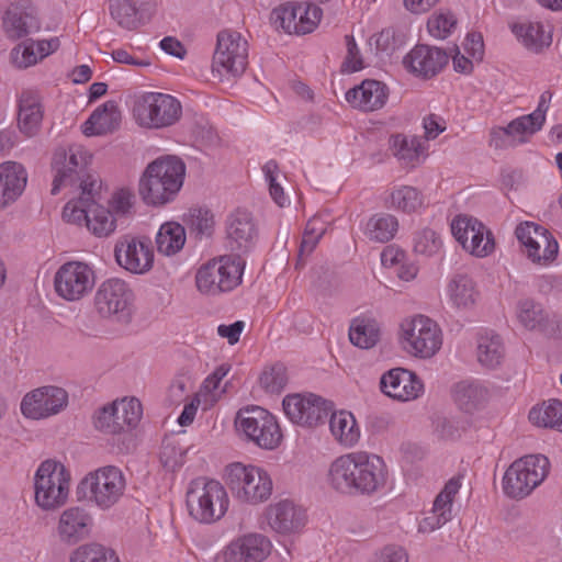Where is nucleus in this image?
<instances>
[{"label":"nucleus","mask_w":562,"mask_h":562,"mask_svg":"<svg viewBox=\"0 0 562 562\" xmlns=\"http://www.w3.org/2000/svg\"><path fill=\"white\" fill-rule=\"evenodd\" d=\"M384 460L366 451L350 452L335 459L328 470V483L346 495H371L386 482Z\"/></svg>","instance_id":"f257e3e1"},{"label":"nucleus","mask_w":562,"mask_h":562,"mask_svg":"<svg viewBox=\"0 0 562 562\" xmlns=\"http://www.w3.org/2000/svg\"><path fill=\"white\" fill-rule=\"evenodd\" d=\"M184 164L177 157L158 158L149 164L139 180V194L147 205L171 202L183 183Z\"/></svg>","instance_id":"f03ea898"},{"label":"nucleus","mask_w":562,"mask_h":562,"mask_svg":"<svg viewBox=\"0 0 562 562\" xmlns=\"http://www.w3.org/2000/svg\"><path fill=\"white\" fill-rule=\"evenodd\" d=\"M186 501L190 516L203 524L220 520L229 505L225 487L218 481L206 477L190 482Z\"/></svg>","instance_id":"7ed1b4c3"},{"label":"nucleus","mask_w":562,"mask_h":562,"mask_svg":"<svg viewBox=\"0 0 562 562\" xmlns=\"http://www.w3.org/2000/svg\"><path fill=\"white\" fill-rule=\"evenodd\" d=\"M126 490V479L121 469L105 465L88 473L79 483V497L100 509H109L120 502Z\"/></svg>","instance_id":"20e7f679"},{"label":"nucleus","mask_w":562,"mask_h":562,"mask_svg":"<svg viewBox=\"0 0 562 562\" xmlns=\"http://www.w3.org/2000/svg\"><path fill=\"white\" fill-rule=\"evenodd\" d=\"M70 473L61 462L43 461L34 474V498L38 507L54 510L68 501Z\"/></svg>","instance_id":"39448f33"},{"label":"nucleus","mask_w":562,"mask_h":562,"mask_svg":"<svg viewBox=\"0 0 562 562\" xmlns=\"http://www.w3.org/2000/svg\"><path fill=\"white\" fill-rule=\"evenodd\" d=\"M91 156L78 144L58 147L53 156L52 168L55 172L52 194H57L63 187L83 188V181L100 182L88 172Z\"/></svg>","instance_id":"423d86ee"},{"label":"nucleus","mask_w":562,"mask_h":562,"mask_svg":"<svg viewBox=\"0 0 562 562\" xmlns=\"http://www.w3.org/2000/svg\"><path fill=\"white\" fill-rule=\"evenodd\" d=\"M550 462L543 454H529L514 461L503 477L506 496L521 499L540 485L549 473Z\"/></svg>","instance_id":"0eeeda50"},{"label":"nucleus","mask_w":562,"mask_h":562,"mask_svg":"<svg viewBox=\"0 0 562 562\" xmlns=\"http://www.w3.org/2000/svg\"><path fill=\"white\" fill-rule=\"evenodd\" d=\"M400 342L411 356L428 359L442 346V333L438 324L425 315H415L402 321Z\"/></svg>","instance_id":"6e6552de"},{"label":"nucleus","mask_w":562,"mask_h":562,"mask_svg":"<svg viewBox=\"0 0 562 562\" xmlns=\"http://www.w3.org/2000/svg\"><path fill=\"white\" fill-rule=\"evenodd\" d=\"M180 102L161 92H145L135 98L132 114L145 128H164L173 125L181 116Z\"/></svg>","instance_id":"1a4fd4ad"},{"label":"nucleus","mask_w":562,"mask_h":562,"mask_svg":"<svg viewBox=\"0 0 562 562\" xmlns=\"http://www.w3.org/2000/svg\"><path fill=\"white\" fill-rule=\"evenodd\" d=\"M226 483L233 495L247 504L266 502L272 493V480L268 472L256 465L233 463L227 467Z\"/></svg>","instance_id":"9d476101"},{"label":"nucleus","mask_w":562,"mask_h":562,"mask_svg":"<svg viewBox=\"0 0 562 562\" xmlns=\"http://www.w3.org/2000/svg\"><path fill=\"white\" fill-rule=\"evenodd\" d=\"M244 266L240 257L232 255L210 260L196 272V288L201 293L212 295L232 291L241 281Z\"/></svg>","instance_id":"9b49d317"},{"label":"nucleus","mask_w":562,"mask_h":562,"mask_svg":"<svg viewBox=\"0 0 562 562\" xmlns=\"http://www.w3.org/2000/svg\"><path fill=\"white\" fill-rule=\"evenodd\" d=\"M306 7L291 3L280 5L272 10L270 22L277 31L282 30L288 35H306L316 30L323 16L319 4L330 0H305Z\"/></svg>","instance_id":"f8f14e48"},{"label":"nucleus","mask_w":562,"mask_h":562,"mask_svg":"<svg viewBox=\"0 0 562 562\" xmlns=\"http://www.w3.org/2000/svg\"><path fill=\"white\" fill-rule=\"evenodd\" d=\"M236 424L249 440L262 449H276L281 442L282 434L276 417L262 407L240 409Z\"/></svg>","instance_id":"ddd939ff"},{"label":"nucleus","mask_w":562,"mask_h":562,"mask_svg":"<svg viewBox=\"0 0 562 562\" xmlns=\"http://www.w3.org/2000/svg\"><path fill=\"white\" fill-rule=\"evenodd\" d=\"M133 293L127 283L112 278L103 281L94 294V306L104 318L128 323L132 317Z\"/></svg>","instance_id":"4468645a"},{"label":"nucleus","mask_w":562,"mask_h":562,"mask_svg":"<svg viewBox=\"0 0 562 562\" xmlns=\"http://www.w3.org/2000/svg\"><path fill=\"white\" fill-rule=\"evenodd\" d=\"M451 233L462 248L475 257H486L495 248L492 232L470 215L456 216L451 222Z\"/></svg>","instance_id":"2eb2a0df"},{"label":"nucleus","mask_w":562,"mask_h":562,"mask_svg":"<svg viewBox=\"0 0 562 562\" xmlns=\"http://www.w3.org/2000/svg\"><path fill=\"white\" fill-rule=\"evenodd\" d=\"M515 235L532 262L547 266L557 258L558 241L544 227L532 222L520 223Z\"/></svg>","instance_id":"dca6fc26"},{"label":"nucleus","mask_w":562,"mask_h":562,"mask_svg":"<svg viewBox=\"0 0 562 562\" xmlns=\"http://www.w3.org/2000/svg\"><path fill=\"white\" fill-rule=\"evenodd\" d=\"M282 405L292 423L306 427L324 423L331 412V403L315 394H290L283 398Z\"/></svg>","instance_id":"f3484780"},{"label":"nucleus","mask_w":562,"mask_h":562,"mask_svg":"<svg viewBox=\"0 0 562 562\" xmlns=\"http://www.w3.org/2000/svg\"><path fill=\"white\" fill-rule=\"evenodd\" d=\"M93 270L80 261L64 263L54 278L56 293L67 301L80 300L93 288Z\"/></svg>","instance_id":"a211bd4d"},{"label":"nucleus","mask_w":562,"mask_h":562,"mask_svg":"<svg viewBox=\"0 0 562 562\" xmlns=\"http://www.w3.org/2000/svg\"><path fill=\"white\" fill-rule=\"evenodd\" d=\"M68 404V393L58 386L46 385L26 393L21 413L29 419H44L60 413Z\"/></svg>","instance_id":"6ab92c4d"},{"label":"nucleus","mask_w":562,"mask_h":562,"mask_svg":"<svg viewBox=\"0 0 562 562\" xmlns=\"http://www.w3.org/2000/svg\"><path fill=\"white\" fill-rule=\"evenodd\" d=\"M449 63V55L442 48L419 44L403 58L404 68L417 78L431 79L439 75Z\"/></svg>","instance_id":"aec40b11"},{"label":"nucleus","mask_w":562,"mask_h":562,"mask_svg":"<svg viewBox=\"0 0 562 562\" xmlns=\"http://www.w3.org/2000/svg\"><path fill=\"white\" fill-rule=\"evenodd\" d=\"M116 262L125 270L142 274L151 269L154 251L149 240L125 236L114 248Z\"/></svg>","instance_id":"412c9836"},{"label":"nucleus","mask_w":562,"mask_h":562,"mask_svg":"<svg viewBox=\"0 0 562 562\" xmlns=\"http://www.w3.org/2000/svg\"><path fill=\"white\" fill-rule=\"evenodd\" d=\"M271 541L261 533H247L232 540L221 552L222 562H262L271 552Z\"/></svg>","instance_id":"4be33fe9"},{"label":"nucleus","mask_w":562,"mask_h":562,"mask_svg":"<svg viewBox=\"0 0 562 562\" xmlns=\"http://www.w3.org/2000/svg\"><path fill=\"white\" fill-rule=\"evenodd\" d=\"M248 64L246 37H217L213 56V69L220 74L240 75Z\"/></svg>","instance_id":"5701e85b"},{"label":"nucleus","mask_w":562,"mask_h":562,"mask_svg":"<svg viewBox=\"0 0 562 562\" xmlns=\"http://www.w3.org/2000/svg\"><path fill=\"white\" fill-rule=\"evenodd\" d=\"M108 8L111 18L127 31L148 24L156 12L154 2L140 0H108Z\"/></svg>","instance_id":"b1692460"},{"label":"nucleus","mask_w":562,"mask_h":562,"mask_svg":"<svg viewBox=\"0 0 562 562\" xmlns=\"http://www.w3.org/2000/svg\"><path fill=\"white\" fill-rule=\"evenodd\" d=\"M227 247L238 256L250 251L257 240V228L249 212L237 210L226 221Z\"/></svg>","instance_id":"393cba45"},{"label":"nucleus","mask_w":562,"mask_h":562,"mask_svg":"<svg viewBox=\"0 0 562 562\" xmlns=\"http://www.w3.org/2000/svg\"><path fill=\"white\" fill-rule=\"evenodd\" d=\"M93 527V517L81 506L66 508L59 515L57 536L60 542L74 546L88 538Z\"/></svg>","instance_id":"a878e982"},{"label":"nucleus","mask_w":562,"mask_h":562,"mask_svg":"<svg viewBox=\"0 0 562 562\" xmlns=\"http://www.w3.org/2000/svg\"><path fill=\"white\" fill-rule=\"evenodd\" d=\"M380 389L389 397L406 402L417 398L424 391V384L415 373L395 368L381 376Z\"/></svg>","instance_id":"bb28decb"},{"label":"nucleus","mask_w":562,"mask_h":562,"mask_svg":"<svg viewBox=\"0 0 562 562\" xmlns=\"http://www.w3.org/2000/svg\"><path fill=\"white\" fill-rule=\"evenodd\" d=\"M266 517L269 527L280 535L300 532L306 522L305 510L289 499L270 505Z\"/></svg>","instance_id":"cd10ccee"},{"label":"nucleus","mask_w":562,"mask_h":562,"mask_svg":"<svg viewBox=\"0 0 562 562\" xmlns=\"http://www.w3.org/2000/svg\"><path fill=\"white\" fill-rule=\"evenodd\" d=\"M2 24L11 35H31L41 29L37 9L29 0L11 3L4 11Z\"/></svg>","instance_id":"c85d7f7f"},{"label":"nucleus","mask_w":562,"mask_h":562,"mask_svg":"<svg viewBox=\"0 0 562 562\" xmlns=\"http://www.w3.org/2000/svg\"><path fill=\"white\" fill-rule=\"evenodd\" d=\"M389 98V88L385 83L366 79L359 86L346 92V101L355 109L363 112H373L382 109Z\"/></svg>","instance_id":"c756f323"},{"label":"nucleus","mask_w":562,"mask_h":562,"mask_svg":"<svg viewBox=\"0 0 562 562\" xmlns=\"http://www.w3.org/2000/svg\"><path fill=\"white\" fill-rule=\"evenodd\" d=\"M461 487L460 479H450L437 495L431 512L418 525L420 532H431L451 519L452 502Z\"/></svg>","instance_id":"7c9ffc66"},{"label":"nucleus","mask_w":562,"mask_h":562,"mask_svg":"<svg viewBox=\"0 0 562 562\" xmlns=\"http://www.w3.org/2000/svg\"><path fill=\"white\" fill-rule=\"evenodd\" d=\"M58 47V37L41 41H35L33 37H26L12 48L10 58L16 68L25 69L37 64L46 56L54 53Z\"/></svg>","instance_id":"2f4dec72"},{"label":"nucleus","mask_w":562,"mask_h":562,"mask_svg":"<svg viewBox=\"0 0 562 562\" xmlns=\"http://www.w3.org/2000/svg\"><path fill=\"white\" fill-rule=\"evenodd\" d=\"M44 116L43 103L36 91L25 90L19 98L18 126L26 137L35 136Z\"/></svg>","instance_id":"473e14b6"},{"label":"nucleus","mask_w":562,"mask_h":562,"mask_svg":"<svg viewBox=\"0 0 562 562\" xmlns=\"http://www.w3.org/2000/svg\"><path fill=\"white\" fill-rule=\"evenodd\" d=\"M27 182L25 168L16 161L0 164V209L13 203L24 191Z\"/></svg>","instance_id":"72a5a7b5"},{"label":"nucleus","mask_w":562,"mask_h":562,"mask_svg":"<svg viewBox=\"0 0 562 562\" xmlns=\"http://www.w3.org/2000/svg\"><path fill=\"white\" fill-rule=\"evenodd\" d=\"M121 123V112L115 101H106L98 106L82 124L86 136H101L113 133Z\"/></svg>","instance_id":"f704fd0d"},{"label":"nucleus","mask_w":562,"mask_h":562,"mask_svg":"<svg viewBox=\"0 0 562 562\" xmlns=\"http://www.w3.org/2000/svg\"><path fill=\"white\" fill-rule=\"evenodd\" d=\"M83 188L80 189V196L77 200L69 201L63 210L65 222L76 225H87L92 207L99 195L100 182H90L85 180Z\"/></svg>","instance_id":"c9c22d12"},{"label":"nucleus","mask_w":562,"mask_h":562,"mask_svg":"<svg viewBox=\"0 0 562 562\" xmlns=\"http://www.w3.org/2000/svg\"><path fill=\"white\" fill-rule=\"evenodd\" d=\"M518 323L527 330L548 333L553 330L554 322L542 304L532 299H521L516 306Z\"/></svg>","instance_id":"e433bc0d"},{"label":"nucleus","mask_w":562,"mask_h":562,"mask_svg":"<svg viewBox=\"0 0 562 562\" xmlns=\"http://www.w3.org/2000/svg\"><path fill=\"white\" fill-rule=\"evenodd\" d=\"M447 293L452 306L458 310H471L479 297L474 281L467 274H454L448 285Z\"/></svg>","instance_id":"4c0bfd02"},{"label":"nucleus","mask_w":562,"mask_h":562,"mask_svg":"<svg viewBox=\"0 0 562 562\" xmlns=\"http://www.w3.org/2000/svg\"><path fill=\"white\" fill-rule=\"evenodd\" d=\"M329 429L334 439L345 448L356 446L360 439V428L352 413L348 411L333 412Z\"/></svg>","instance_id":"58836bf2"},{"label":"nucleus","mask_w":562,"mask_h":562,"mask_svg":"<svg viewBox=\"0 0 562 562\" xmlns=\"http://www.w3.org/2000/svg\"><path fill=\"white\" fill-rule=\"evenodd\" d=\"M381 335V325L373 318L358 317L351 322L349 327L350 342L361 349L375 347Z\"/></svg>","instance_id":"ea45409f"},{"label":"nucleus","mask_w":562,"mask_h":562,"mask_svg":"<svg viewBox=\"0 0 562 562\" xmlns=\"http://www.w3.org/2000/svg\"><path fill=\"white\" fill-rule=\"evenodd\" d=\"M476 357L486 368H496L504 357V346L501 337L491 330H481L477 334Z\"/></svg>","instance_id":"a19ab883"},{"label":"nucleus","mask_w":562,"mask_h":562,"mask_svg":"<svg viewBox=\"0 0 562 562\" xmlns=\"http://www.w3.org/2000/svg\"><path fill=\"white\" fill-rule=\"evenodd\" d=\"M423 194L414 187H393L384 200L387 209L411 214L423 206Z\"/></svg>","instance_id":"79ce46f5"},{"label":"nucleus","mask_w":562,"mask_h":562,"mask_svg":"<svg viewBox=\"0 0 562 562\" xmlns=\"http://www.w3.org/2000/svg\"><path fill=\"white\" fill-rule=\"evenodd\" d=\"M390 149L404 166L414 167L419 162L425 147L417 136L395 134L390 137Z\"/></svg>","instance_id":"37998d69"},{"label":"nucleus","mask_w":562,"mask_h":562,"mask_svg":"<svg viewBox=\"0 0 562 562\" xmlns=\"http://www.w3.org/2000/svg\"><path fill=\"white\" fill-rule=\"evenodd\" d=\"M398 231L397 218L389 213H376L366 222L363 234L374 243H387Z\"/></svg>","instance_id":"c03bdc74"},{"label":"nucleus","mask_w":562,"mask_h":562,"mask_svg":"<svg viewBox=\"0 0 562 562\" xmlns=\"http://www.w3.org/2000/svg\"><path fill=\"white\" fill-rule=\"evenodd\" d=\"M186 243L184 227L176 222L164 223L157 235V250L166 256H172L179 252Z\"/></svg>","instance_id":"a18cd8bd"},{"label":"nucleus","mask_w":562,"mask_h":562,"mask_svg":"<svg viewBox=\"0 0 562 562\" xmlns=\"http://www.w3.org/2000/svg\"><path fill=\"white\" fill-rule=\"evenodd\" d=\"M529 420L539 427L552 428L562 432V402L550 400L529 412Z\"/></svg>","instance_id":"49530a36"},{"label":"nucleus","mask_w":562,"mask_h":562,"mask_svg":"<svg viewBox=\"0 0 562 562\" xmlns=\"http://www.w3.org/2000/svg\"><path fill=\"white\" fill-rule=\"evenodd\" d=\"M187 451L177 438L167 437L161 445L159 461L164 469L175 472L184 464Z\"/></svg>","instance_id":"de8ad7c7"},{"label":"nucleus","mask_w":562,"mask_h":562,"mask_svg":"<svg viewBox=\"0 0 562 562\" xmlns=\"http://www.w3.org/2000/svg\"><path fill=\"white\" fill-rule=\"evenodd\" d=\"M70 562H120V560L114 550L100 543H88L72 552Z\"/></svg>","instance_id":"09e8293b"},{"label":"nucleus","mask_w":562,"mask_h":562,"mask_svg":"<svg viewBox=\"0 0 562 562\" xmlns=\"http://www.w3.org/2000/svg\"><path fill=\"white\" fill-rule=\"evenodd\" d=\"M116 414V419L122 424V430L136 427L140 420L143 409L142 404L136 398H124L111 403Z\"/></svg>","instance_id":"8fccbe9b"},{"label":"nucleus","mask_w":562,"mask_h":562,"mask_svg":"<svg viewBox=\"0 0 562 562\" xmlns=\"http://www.w3.org/2000/svg\"><path fill=\"white\" fill-rule=\"evenodd\" d=\"M116 414V419L122 424V430L136 427L140 420L143 409L142 404L136 398H124L111 403Z\"/></svg>","instance_id":"3c124183"},{"label":"nucleus","mask_w":562,"mask_h":562,"mask_svg":"<svg viewBox=\"0 0 562 562\" xmlns=\"http://www.w3.org/2000/svg\"><path fill=\"white\" fill-rule=\"evenodd\" d=\"M487 390L474 381H462L456 386V398L467 411L472 409L486 398Z\"/></svg>","instance_id":"603ef678"},{"label":"nucleus","mask_w":562,"mask_h":562,"mask_svg":"<svg viewBox=\"0 0 562 562\" xmlns=\"http://www.w3.org/2000/svg\"><path fill=\"white\" fill-rule=\"evenodd\" d=\"M86 226L93 235L105 237L114 232L115 220L109 210L95 201Z\"/></svg>","instance_id":"864d4df0"},{"label":"nucleus","mask_w":562,"mask_h":562,"mask_svg":"<svg viewBox=\"0 0 562 562\" xmlns=\"http://www.w3.org/2000/svg\"><path fill=\"white\" fill-rule=\"evenodd\" d=\"M441 247L440 236L431 228L425 227L414 234L413 248L416 254L431 257L437 255Z\"/></svg>","instance_id":"5fc2aeb1"},{"label":"nucleus","mask_w":562,"mask_h":562,"mask_svg":"<svg viewBox=\"0 0 562 562\" xmlns=\"http://www.w3.org/2000/svg\"><path fill=\"white\" fill-rule=\"evenodd\" d=\"M288 384L286 368L282 363H276L266 368L260 375V385L271 394L280 393Z\"/></svg>","instance_id":"6e6d98bb"},{"label":"nucleus","mask_w":562,"mask_h":562,"mask_svg":"<svg viewBox=\"0 0 562 562\" xmlns=\"http://www.w3.org/2000/svg\"><path fill=\"white\" fill-rule=\"evenodd\" d=\"M187 223L198 237L209 236L214 226L213 214L206 209H191Z\"/></svg>","instance_id":"4d7b16f0"},{"label":"nucleus","mask_w":562,"mask_h":562,"mask_svg":"<svg viewBox=\"0 0 562 562\" xmlns=\"http://www.w3.org/2000/svg\"><path fill=\"white\" fill-rule=\"evenodd\" d=\"M366 50L362 53L355 41V37H348L347 55L341 64V72L353 74L364 68V58L370 57Z\"/></svg>","instance_id":"13d9d810"},{"label":"nucleus","mask_w":562,"mask_h":562,"mask_svg":"<svg viewBox=\"0 0 562 562\" xmlns=\"http://www.w3.org/2000/svg\"><path fill=\"white\" fill-rule=\"evenodd\" d=\"M326 231L325 224L319 217L311 218L305 227L304 235L300 246V254H310L314 250L317 243Z\"/></svg>","instance_id":"bf43d9fd"},{"label":"nucleus","mask_w":562,"mask_h":562,"mask_svg":"<svg viewBox=\"0 0 562 562\" xmlns=\"http://www.w3.org/2000/svg\"><path fill=\"white\" fill-rule=\"evenodd\" d=\"M94 426L97 429L105 434L123 432L122 424L116 419V414L112 404H108L100 408L94 415Z\"/></svg>","instance_id":"052dcab7"},{"label":"nucleus","mask_w":562,"mask_h":562,"mask_svg":"<svg viewBox=\"0 0 562 562\" xmlns=\"http://www.w3.org/2000/svg\"><path fill=\"white\" fill-rule=\"evenodd\" d=\"M265 178L269 183V192L273 201L281 207L289 204V198L284 194L283 188L277 181L278 164L269 160L262 167Z\"/></svg>","instance_id":"680f3d73"},{"label":"nucleus","mask_w":562,"mask_h":562,"mask_svg":"<svg viewBox=\"0 0 562 562\" xmlns=\"http://www.w3.org/2000/svg\"><path fill=\"white\" fill-rule=\"evenodd\" d=\"M505 128L512 139H515L516 136H520L516 142L517 145L525 142L524 135L533 134L540 131L541 126L539 124L537 125L535 117L528 114L513 120Z\"/></svg>","instance_id":"e2e57ef3"},{"label":"nucleus","mask_w":562,"mask_h":562,"mask_svg":"<svg viewBox=\"0 0 562 562\" xmlns=\"http://www.w3.org/2000/svg\"><path fill=\"white\" fill-rule=\"evenodd\" d=\"M366 54L380 59L391 57L396 49V37H368Z\"/></svg>","instance_id":"0e129e2a"},{"label":"nucleus","mask_w":562,"mask_h":562,"mask_svg":"<svg viewBox=\"0 0 562 562\" xmlns=\"http://www.w3.org/2000/svg\"><path fill=\"white\" fill-rule=\"evenodd\" d=\"M135 195L126 188L116 190L110 199L111 210L117 215L128 214L134 205Z\"/></svg>","instance_id":"69168bd1"},{"label":"nucleus","mask_w":562,"mask_h":562,"mask_svg":"<svg viewBox=\"0 0 562 562\" xmlns=\"http://www.w3.org/2000/svg\"><path fill=\"white\" fill-rule=\"evenodd\" d=\"M457 25V19L450 12H436L427 22V29L430 34L435 32L451 33Z\"/></svg>","instance_id":"338daca9"},{"label":"nucleus","mask_w":562,"mask_h":562,"mask_svg":"<svg viewBox=\"0 0 562 562\" xmlns=\"http://www.w3.org/2000/svg\"><path fill=\"white\" fill-rule=\"evenodd\" d=\"M512 32L515 35H551L552 31L548 30L541 22L519 21L514 22Z\"/></svg>","instance_id":"774afa93"}]
</instances>
